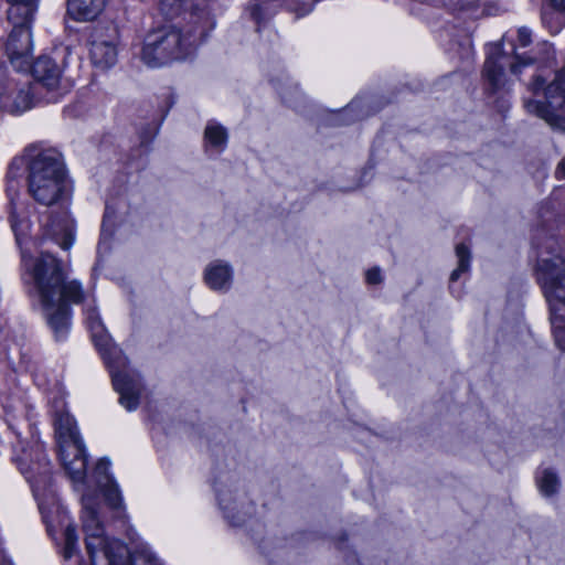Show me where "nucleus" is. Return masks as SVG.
<instances>
[{
	"instance_id": "1",
	"label": "nucleus",
	"mask_w": 565,
	"mask_h": 565,
	"mask_svg": "<svg viewBox=\"0 0 565 565\" xmlns=\"http://www.w3.org/2000/svg\"><path fill=\"white\" fill-rule=\"evenodd\" d=\"M22 264L26 282L38 298L47 323L57 339L64 338L68 329L70 303H78L84 294L77 280H67L60 260L50 253L38 257L22 250Z\"/></svg>"
},
{
	"instance_id": "2",
	"label": "nucleus",
	"mask_w": 565,
	"mask_h": 565,
	"mask_svg": "<svg viewBox=\"0 0 565 565\" xmlns=\"http://www.w3.org/2000/svg\"><path fill=\"white\" fill-rule=\"evenodd\" d=\"M82 505L83 531L92 565H164L147 544L129 552L121 541L105 535L94 498L84 494Z\"/></svg>"
},
{
	"instance_id": "3",
	"label": "nucleus",
	"mask_w": 565,
	"mask_h": 565,
	"mask_svg": "<svg viewBox=\"0 0 565 565\" xmlns=\"http://www.w3.org/2000/svg\"><path fill=\"white\" fill-rule=\"evenodd\" d=\"M85 316L95 345L110 369L114 387L120 395V404L129 412L135 411L139 405V397L142 391L139 375L129 370L127 359L111 343L93 303L86 305Z\"/></svg>"
},
{
	"instance_id": "4",
	"label": "nucleus",
	"mask_w": 565,
	"mask_h": 565,
	"mask_svg": "<svg viewBox=\"0 0 565 565\" xmlns=\"http://www.w3.org/2000/svg\"><path fill=\"white\" fill-rule=\"evenodd\" d=\"M30 161L28 190L40 204L52 205L62 198L65 191L66 173L61 152L53 148H41L32 145L26 147Z\"/></svg>"
},
{
	"instance_id": "5",
	"label": "nucleus",
	"mask_w": 565,
	"mask_h": 565,
	"mask_svg": "<svg viewBox=\"0 0 565 565\" xmlns=\"http://www.w3.org/2000/svg\"><path fill=\"white\" fill-rule=\"evenodd\" d=\"M196 45V35L180 23H167L147 33L141 60L150 67H158L186 57Z\"/></svg>"
},
{
	"instance_id": "6",
	"label": "nucleus",
	"mask_w": 565,
	"mask_h": 565,
	"mask_svg": "<svg viewBox=\"0 0 565 565\" xmlns=\"http://www.w3.org/2000/svg\"><path fill=\"white\" fill-rule=\"evenodd\" d=\"M536 275L550 307L555 343L565 351V258L558 255L541 257Z\"/></svg>"
},
{
	"instance_id": "7",
	"label": "nucleus",
	"mask_w": 565,
	"mask_h": 565,
	"mask_svg": "<svg viewBox=\"0 0 565 565\" xmlns=\"http://www.w3.org/2000/svg\"><path fill=\"white\" fill-rule=\"evenodd\" d=\"M545 79L536 75L530 84L533 93L544 89L545 103L525 100L524 106L530 114L543 119L553 129L565 131V115L562 111L565 105V71L555 74V78L546 87Z\"/></svg>"
},
{
	"instance_id": "8",
	"label": "nucleus",
	"mask_w": 565,
	"mask_h": 565,
	"mask_svg": "<svg viewBox=\"0 0 565 565\" xmlns=\"http://www.w3.org/2000/svg\"><path fill=\"white\" fill-rule=\"evenodd\" d=\"M34 87L28 75L9 76L0 64V109L9 114H21L33 105Z\"/></svg>"
},
{
	"instance_id": "9",
	"label": "nucleus",
	"mask_w": 565,
	"mask_h": 565,
	"mask_svg": "<svg viewBox=\"0 0 565 565\" xmlns=\"http://www.w3.org/2000/svg\"><path fill=\"white\" fill-rule=\"evenodd\" d=\"M21 473L31 484L34 495L44 492L51 484V465L43 446L34 444L30 449L21 446V455L15 458Z\"/></svg>"
},
{
	"instance_id": "10",
	"label": "nucleus",
	"mask_w": 565,
	"mask_h": 565,
	"mask_svg": "<svg viewBox=\"0 0 565 565\" xmlns=\"http://www.w3.org/2000/svg\"><path fill=\"white\" fill-rule=\"evenodd\" d=\"M40 509L49 534L57 540L56 535L61 533L64 558L71 559L73 556H78V537L67 512L56 508L53 513L49 514L44 512L42 504H40Z\"/></svg>"
},
{
	"instance_id": "11",
	"label": "nucleus",
	"mask_w": 565,
	"mask_h": 565,
	"mask_svg": "<svg viewBox=\"0 0 565 565\" xmlns=\"http://www.w3.org/2000/svg\"><path fill=\"white\" fill-rule=\"evenodd\" d=\"M96 29L92 35L90 58L94 65L100 68H108L116 63L117 60V33L115 28Z\"/></svg>"
},
{
	"instance_id": "12",
	"label": "nucleus",
	"mask_w": 565,
	"mask_h": 565,
	"mask_svg": "<svg viewBox=\"0 0 565 565\" xmlns=\"http://www.w3.org/2000/svg\"><path fill=\"white\" fill-rule=\"evenodd\" d=\"M31 30L12 29L6 43V54L14 68L28 70L32 58Z\"/></svg>"
},
{
	"instance_id": "13",
	"label": "nucleus",
	"mask_w": 565,
	"mask_h": 565,
	"mask_svg": "<svg viewBox=\"0 0 565 565\" xmlns=\"http://www.w3.org/2000/svg\"><path fill=\"white\" fill-rule=\"evenodd\" d=\"M62 463L74 482H82L86 475V457L83 444L60 449Z\"/></svg>"
},
{
	"instance_id": "14",
	"label": "nucleus",
	"mask_w": 565,
	"mask_h": 565,
	"mask_svg": "<svg viewBox=\"0 0 565 565\" xmlns=\"http://www.w3.org/2000/svg\"><path fill=\"white\" fill-rule=\"evenodd\" d=\"M32 75L38 84L54 90L60 85L62 70L51 57L40 56L32 66Z\"/></svg>"
},
{
	"instance_id": "15",
	"label": "nucleus",
	"mask_w": 565,
	"mask_h": 565,
	"mask_svg": "<svg viewBox=\"0 0 565 565\" xmlns=\"http://www.w3.org/2000/svg\"><path fill=\"white\" fill-rule=\"evenodd\" d=\"M45 233L63 249H68L74 242L73 224L66 214L51 217L45 223Z\"/></svg>"
},
{
	"instance_id": "16",
	"label": "nucleus",
	"mask_w": 565,
	"mask_h": 565,
	"mask_svg": "<svg viewBox=\"0 0 565 565\" xmlns=\"http://www.w3.org/2000/svg\"><path fill=\"white\" fill-rule=\"evenodd\" d=\"M8 20L12 29L30 30L33 15L38 8V0H21L9 2Z\"/></svg>"
},
{
	"instance_id": "17",
	"label": "nucleus",
	"mask_w": 565,
	"mask_h": 565,
	"mask_svg": "<svg viewBox=\"0 0 565 565\" xmlns=\"http://www.w3.org/2000/svg\"><path fill=\"white\" fill-rule=\"evenodd\" d=\"M58 448H67L73 444H83L75 419L68 413H61L54 419Z\"/></svg>"
},
{
	"instance_id": "18",
	"label": "nucleus",
	"mask_w": 565,
	"mask_h": 565,
	"mask_svg": "<svg viewBox=\"0 0 565 565\" xmlns=\"http://www.w3.org/2000/svg\"><path fill=\"white\" fill-rule=\"evenodd\" d=\"M108 0H67V12L76 21H93L105 9Z\"/></svg>"
},
{
	"instance_id": "19",
	"label": "nucleus",
	"mask_w": 565,
	"mask_h": 565,
	"mask_svg": "<svg viewBox=\"0 0 565 565\" xmlns=\"http://www.w3.org/2000/svg\"><path fill=\"white\" fill-rule=\"evenodd\" d=\"M505 60L500 47L493 46V52L489 54L484 63V75L494 90L504 84Z\"/></svg>"
},
{
	"instance_id": "20",
	"label": "nucleus",
	"mask_w": 565,
	"mask_h": 565,
	"mask_svg": "<svg viewBox=\"0 0 565 565\" xmlns=\"http://www.w3.org/2000/svg\"><path fill=\"white\" fill-rule=\"evenodd\" d=\"M232 280V269L227 264L214 263L205 270V281L211 289L225 290Z\"/></svg>"
},
{
	"instance_id": "21",
	"label": "nucleus",
	"mask_w": 565,
	"mask_h": 565,
	"mask_svg": "<svg viewBox=\"0 0 565 565\" xmlns=\"http://www.w3.org/2000/svg\"><path fill=\"white\" fill-rule=\"evenodd\" d=\"M25 164H28V168L30 169V161L26 157V148L24 149L22 156L13 158L8 169L7 192L11 200L12 195L17 193L18 180L22 177Z\"/></svg>"
},
{
	"instance_id": "22",
	"label": "nucleus",
	"mask_w": 565,
	"mask_h": 565,
	"mask_svg": "<svg viewBox=\"0 0 565 565\" xmlns=\"http://www.w3.org/2000/svg\"><path fill=\"white\" fill-rule=\"evenodd\" d=\"M440 2L454 12L465 13L473 18L488 14L484 9L480 8L479 0H440Z\"/></svg>"
},
{
	"instance_id": "23",
	"label": "nucleus",
	"mask_w": 565,
	"mask_h": 565,
	"mask_svg": "<svg viewBox=\"0 0 565 565\" xmlns=\"http://www.w3.org/2000/svg\"><path fill=\"white\" fill-rule=\"evenodd\" d=\"M537 487L545 497L554 494L559 486L558 478L551 469H543L536 478Z\"/></svg>"
},
{
	"instance_id": "24",
	"label": "nucleus",
	"mask_w": 565,
	"mask_h": 565,
	"mask_svg": "<svg viewBox=\"0 0 565 565\" xmlns=\"http://www.w3.org/2000/svg\"><path fill=\"white\" fill-rule=\"evenodd\" d=\"M110 509L121 512L124 510V501L118 488V484L114 481L108 483L106 487H98Z\"/></svg>"
},
{
	"instance_id": "25",
	"label": "nucleus",
	"mask_w": 565,
	"mask_h": 565,
	"mask_svg": "<svg viewBox=\"0 0 565 565\" xmlns=\"http://www.w3.org/2000/svg\"><path fill=\"white\" fill-rule=\"evenodd\" d=\"M456 256L458 258V266L457 268L451 273L450 280L456 281L460 275L469 269L470 265V252L463 244H458L456 246Z\"/></svg>"
},
{
	"instance_id": "26",
	"label": "nucleus",
	"mask_w": 565,
	"mask_h": 565,
	"mask_svg": "<svg viewBox=\"0 0 565 565\" xmlns=\"http://www.w3.org/2000/svg\"><path fill=\"white\" fill-rule=\"evenodd\" d=\"M191 6V0H160V10L168 18L179 17Z\"/></svg>"
},
{
	"instance_id": "27",
	"label": "nucleus",
	"mask_w": 565,
	"mask_h": 565,
	"mask_svg": "<svg viewBox=\"0 0 565 565\" xmlns=\"http://www.w3.org/2000/svg\"><path fill=\"white\" fill-rule=\"evenodd\" d=\"M204 136L206 141L214 147H223L227 141L225 128L216 124L207 125Z\"/></svg>"
},
{
	"instance_id": "28",
	"label": "nucleus",
	"mask_w": 565,
	"mask_h": 565,
	"mask_svg": "<svg viewBox=\"0 0 565 565\" xmlns=\"http://www.w3.org/2000/svg\"><path fill=\"white\" fill-rule=\"evenodd\" d=\"M110 461L106 458L100 459L94 470L96 483L98 487H106L108 483L114 482L113 478L108 475Z\"/></svg>"
},
{
	"instance_id": "29",
	"label": "nucleus",
	"mask_w": 565,
	"mask_h": 565,
	"mask_svg": "<svg viewBox=\"0 0 565 565\" xmlns=\"http://www.w3.org/2000/svg\"><path fill=\"white\" fill-rule=\"evenodd\" d=\"M300 3V7H294L290 4V9L296 12L297 18L308 14L312 10V2L309 0H296Z\"/></svg>"
},
{
	"instance_id": "30",
	"label": "nucleus",
	"mask_w": 565,
	"mask_h": 565,
	"mask_svg": "<svg viewBox=\"0 0 565 565\" xmlns=\"http://www.w3.org/2000/svg\"><path fill=\"white\" fill-rule=\"evenodd\" d=\"M247 10L256 23L259 24L265 19L264 10L258 3L250 4Z\"/></svg>"
},
{
	"instance_id": "31",
	"label": "nucleus",
	"mask_w": 565,
	"mask_h": 565,
	"mask_svg": "<svg viewBox=\"0 0 565 565\" xmlns=\"http://www.w3.org/2000/svg\"><path fill=\"white\" fill-rule=\"evenodd\" d=\"M518 42H519V45L522 46V47H525L530 44L531 42V32L529 29L526 28H521L519 29L518 31Z\"/></svg>"
},
{
	"instance_id": "32",
	"label": "nucleus",
	"mask_w": 565,
	"mask_h": 565,
	"mask_svg": "<svg viewBox=\"0 0 565 565\" xmlns=\"http://www.w3.org/2000/svg\"><path fill=\"white\" fill-rule=\"evenodd\" d=\"M366 281L369 284H379L381 281V271L379 268H372L366 271Z\"/></svg>"
},
{
	"instance_id": "33",
	"label": "nucleus",
	"mask_w": 565,
	"mask_h": 565,
	"mask_svg": "<svg viewBox=\"0 0 565 565\" xmlns=\"http://www.w3.org/2000/svg\"><path fill=\"white\" fill-rule=\"evenodd\" d=\"M555 174L558 179H565V157L558 163Z\"/></svg>"
},
{
	"instance_id": "34",
	"label": "nucleus",
	"mask_w": 565,
	"mask_h": 565,
	"mask_svg": "<svg viewBox=\"0 0 565 565\" xmlns=\"http://www.w3.org/2000/svg\"><path fill=\"white\" fill-rule=\"evenodd\" d=\"M551 4L555 10L565 12V0H551Z\"/></svg>"
},
{
	"instance_id": "35",
	"label": "nucleus",
	"mask_w": 565,
	"mask_h": 565,
	"mask_svg": "<svg viewBox=\"0 0 565 565\" xmlns=\"http://www.w3.org/2000/svg\"><path fill=\"white\" fill-rule=\"evenodd\" d=\"M510 66L513 74L519 73V63H512Z\"/></svg>"
},
{
	"instance_id": "36",
	"label": "nucleus",
	"mask_w": 565,
	"mask_h": 565,
	"mask_svg": "<svg viewBox=\"0 0 565 565\" xmlns=\"http://www.w3.org/2000/svg\"><path fill=\"white\" fill-rule=\"evenodd\" d=\"M516 60H518L519 62H522V64H527V63H529V62H525V61H524L522 57H520V56H516Z\"/></svg>"
},
{
	"instance_id": "37",
	"label": "nucleus",
	"mask_w": 565,
	"mask_h": 565,
	"mask_svg": "<svg viewBox=\"0 0 565 565\" xmlns=\"http://www.w3.org/2000/svg\"><path fill=\"white\" fill-rule=\"evenodd\" d=\"M11 226H12V230L15 232L17 231V225H15V223L13 221H12Z\"/></svg>"
}]
</instances>
